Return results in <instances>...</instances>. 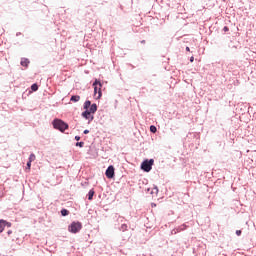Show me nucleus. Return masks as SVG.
Listing matches in <instances>:
<instances>
[{
    "mask_svg": "<svg viewBox=\"0 0 256 256\" xmlns=\"http://www.w3.org/2000/svg\"><path fill=\"white\" fill-rule=\"evenodd\" d=\"M53 129H56V131H60V133H65L67 129H69V124L62 119L55 118L52 121Z\"/></svg>",
    "mask_w": 256,
    "mask_h": 256,
    "instance_id": "f257e3e1",
    "label": "nucleus"
},
{
    "mask_svg": "<svg viewBox=\"0 0 256 256\" xmlns=\"http://www.w3.org/2000/svg\"><path fill=\"white\" fill-rule=\"evenodd\" d=\"M75 147H80V149H82V147H85V142L83 141L76 142Z\"/></svg>",
    "mask_w": 256,
    "mask_h": 256,
    "instance_id": "f3484780",
    "label": "nucleus"
},
{
    "mask_svg": "<svg viewBox=\"0 0 256 256\" xmlns=\"http://www.w3.org/2000/svg\"><path fill=\"white\" fill-rule=\"evenodd\" d=\"M0 197H3V190L0 187Z\"/></svg>",
    "mask_w": 256,
    "mask_h": 256,
    "instance_id": "cd10ccee",
    "label": "nucleus"
},
{
    "mask_svg": "<svg viewBox=\"0 0 256 256\" xmlns=\"http://www.w3.org/2000/svg\"><path fill=\"white\" fill-rule=\"evenodd\" d=\"M74 139L75 141H81V136H75Z\"/></svg>",
    "mask_w": 256,
    "mask_h": 256,
    "instance_id": "393cba45",
    "label": "nucleus"
},
{
    "mask_svg": "<svg viewBox=\"0 0 256 256\" xmlns=\"http://www.w3.org/2000/svg\"><path fill=\"white\" fill-rule=\"evenodd\" d=\"M31 63V61H29L28 58H22L21 59V62H20V65L22 67H29V64Z\"/></svg>",
    "mask_w": 256,
    "mask_h": 256,
    "instance_id": "9d476101",
    "label": "nucleus"
},
{
    "mask_svg": "<svg viewBox=\"0 0 256 256\" xmlns=\"http://www.w3.org/2000/svg\"><path fill=\"white\" fill-rule=\"evenodd\" d=\"M152 207H155V204H152Z\"/></svg>",
    "mask_w": 256,
    "mask_h": 256,
    "instance_id": "72a5a7b5",
    "label": "nucleus"
},
{
    "mask_svg": "<svg viewBox=\"0 0 256 256\" xmlns=\"http://www.w3.org/2000/svg\"><path fill=\"white\" fill-rule=\"evenodd\" d=\"M83 134H84V135H89V130H88V129L84 130V131H83Z\"/></svg>",
    "mask_w": 256,
    "mask_h": 256,
    "instance_id": "a878e982",
    "label": "nucleus"
},
{
    "mask_svg": "<svg viewBox=\"0 0 256 256\" xmlns=\"http://www.w3.org/2000/svg\"><path fill=\"white\" fill-rule=\"evenodd\" d=\"M185 229H187V225L183 224L181 226H179L178 228L172 230V235H177V233H181V231H185Z\"/></svg>",
    "mask_w": 256,
    "mask_h": 256,
    "instance_id": "0eeeda50",
    "label": "nucleus"
},
{
    "mask_svg": "<svg viewBox=\"0 0 256 256\" xmlns=\"http://www.w3.org/2000/svg\"><path fill=\"white\" fill-rule=\"evenodd\" d=\"M152 207H155V204H152Z\"/></svg>",
    "mask_w": 256,
    "mask_h": 256,
    "instance_id": "473e14b6",
    "label": "nucleus"
},
{
    "mask_svg": "<svg viewBox=\"0 0 256 256\" xmlns=\"http://www.w3.org/2000/svg\"><path fill=\"white\" fill-rule=\"evenodd\" d=\"M120 231H127V224H122L121 227H120Z\"/></svg>",
    "mask_w": 256,
    "mask_h": 256,
    "instance_id": "aec40b11",
    "label": "nucleus"
},
{
    "mask_svg": "<svg viewBox=\"0 0 256 256\" xmlns=\"http://www.w3.org/2000/svg\"><path fill=\"white\" fill-rule=\"evenodd\" d=\"M103 87V83H101V80H99V79H95V81L93 82V84H92V87Z\"/></svg>",
    "mask_w": 256,
    "mask_h": 256,
    "instance_id": "ddd939ff",
    "label": "nucleus"
},
{
    "mask_svg": "<svg viewBox=\"0 0 256 256\" xmlns=\"http://www.w3.org/2000/svg\"><path fill=\"white\" fill-rule=\"evenodd\" d=\"M193 61H195V57H190V63H193Z\"/></svg>",
    "mask_w": 256,
    "mask_h": 256,
    "instance_id": "bb28decb",
    "label": "nucleus"
},
{
    "mask_svg": "<svg viewBox=\"0 0 256 256\" xmlns=\"http://www.w3.org/2000/svg\"><path fill=\"white\" fill-rule=\"evenodd\" d=\"M94 196H95V190L94 189H90L88 194H87L88 201H93V197Z\"/></svg>",
    "mask_w": 256,
    "mask_h": 256,
    "instance_id": "9b49d317",
    "label": "nucleus"
},
{
    "mask_svg": "<svg viewBox=\"0 0 256 256\" xmlns=\"http://www.w3.org/2000/svg\"><path fill=\"white\" fill-rule=\"evenodd\" d=\"M149 192L151 193V188L146 189V193H149Z\"/></svg>",
    "mask_w": 256,
    "mask_h": 256,
    "instance_id": "c756f323",
    "label": "nucleus"
},
{
    "mask_svg": "<svg viewBox=\"0 0 256 256\" xmlns=\"http://www.w3.org/2000/svg\"><path fill=\"white\" fill-rule=\"evenodd\" d=\"M81 229H83V223H81L80 221H73L68 226L69 233H73L74 235H76V233H79Z\"/></svg>",
    "mask_w": 256,
    "mask_h": 256,
    "instance_id": "20e7f679",
    "label": "nucleus"
},
{
    "mask_svg": "<svg viewBox=\"0 0 256 256\" xmlns=\"http://www.w3.org/2000/svg\"><path fill=\"white\" fill-rule=\"evenodd\" d=\"M223 31H224V33H227V31H229V28L227 26H224Z\"/></svg>",
    "mask_w": 256,
    "mask_h": 256,
    "instance_id": "b1692460",
    "label": "nucleus"
},
{
    "mask_svg": "<svg viewBox=\"0 0 256 256\" xmlns=\"http://www.w3.org/2000/svg\"><path fill=\"white\" fill-rule=\"evenodd\" d=\"M150 132H151V133H157V126L151 125V126H150Z\"/></svg>",
    "mask_w": 256,
    "mask_h": 256,
    "instance_id": "a211bd4d",
    "label": "nucleus"
},
{
    "mask_svg": "<svg viewBox=\"0 0 256 256\" xmlns=\"http://www.w3.org/2000/svg\"><path fill=\"white\" fill-rule=\"evenodd\" d=\"M80 100H81V96L79 95H72L70 98V101H72L73 103H79Z\"/></svg>",
    "mask_w": 256,
    "mask_h": 256,
    "instance_id": "f8f14e48",
    "label": "nucleus"
},
{
    "mask_svg": "<svg viewBox=\"0 0 256 256\" xmlns=\"http://www.w3.org/2000/svg\"><path fill=\"white\" fill-rule=\"evenodd\" d=\"M153 165H155V160L153 158L145 159L141 163L140 169L144 171V173H150L151 169H153Z\"/></svg>",
    "mask_w": 256,
    "mask_h": 256,
    "instance_id": "7ed1b4c3",
    "label": "nucleus"
},
{
    "mask_svg": "<svg viewBox=\"0 0 256 256\" xmlns=\"http://www.w3.org/2000/svg\"><path fill=\"white\" fill-rule=\"evenodd\" d=\"M35 159H36L35 154L31 153V154L29 155L28 161H30V162L33 163V161H35Z\"/></svg>",
    "mask_w": 256,
    "mask_h": 256,
    "instance_id": "6ab92c4d",
    "label": "nucleus"
},
{
    "mask_svg": "<svg viewBox=\"0 0 256 256\" xmlns=\"http://www.w3.org/2000/svg\"><path fill=\"white\" fill-rule=\"evenodd\" d=\"M20 35H22L21 32H17V33H16V37H19Z\"/></svg>",
    "mask_w": 256,
    "mask_h": 256,
    "instance_id": "c85d7f7f",
    "label": "nucleus"
},
{
    "mask_svg": "<svg viewBox=\"0 0 256 256\" xmlns=\"http://www.w3.org/2000/svg\"><path fill=\"white\" fill-rule=\"evenodd\" d=\"M105 176L107 179H114L115 178V166L109 165L105 171Z\"/></svg>",
    "mask_w": 256,
    "mask_h": 256,
    "instance_id": "39448f33",
    "label": "nucleus"
},
{
    "mask_svg": "<svg viewBox=\"0 0 256 256\" xmlns=\"http://www.w3.org/2000/svg\"><path fill=\"white\" fill-rule=\"evenodd\" d=\"M97 104L96 103H93V104H90L89 108H88V111L92 114V115H95V113H97Z\"/></svg>",
    "mask_w": 256,
    "mask_h": 256,
    "instance_id": "1a4fd4ad",
    "label": "nucleus"
},
{
    "mask_svg": "<svg viewBox=\"0 0 256 256\" xmlns=\"http://www.w3.org/2000/svg\"><path fill=\"white\" fill-rule=\"evenodd\" d=\"M186 51H191V48H189V46L186 47Z\"/></svg>",
    "mask_w": 256,
    "mask_h": 256,
    "instance_id": "2f4dec72",
    "label": "nucleus"
},
{
    "mask_svg": "<svg viewBox=\"0 0 256 256\" xmlns=\"http://www.w3.org/2000/svg\"><path fill=\"white\" fill-rule=\"evenodd\" d=\"M31 161H27V163H26V169H28V170H30L31 169Z\"/></svg>",
    "mask_w": 256,
    "mask_h": 256,
    "instance_id": "412c9836",
    "label": "nucleus"
},
{
    "mask_svg": "<svg viewBox=\"0 0 256 256\" xmlns=\"http://www.w3.org/2000/svg\"><path fill=\"white\" fill-rule=\"evenodd\" d=\"M89 107H91V101L86 100L83 105V109L85 111H83L81 115H82L83 119H86L89 123H91V121H93V119H95V117L90 113Z\"/></svg>",
    "mask_w": 256,
    "mask_h": 256,
    "instance_id": "f03ea898",
    "label": "nucleus"
},
{
    "mask_svg": "<svg viewBox=\"0 0 256 256\" xmlns=\"http://www.w3.org/2000/svg\"><path fill=\"white\" fill-rule=\"evenodd\" d=\"M13 224L5 219H0V233H3L5 231V228L10 229Z\"/></svg>",
    "mask_w": 256,
    "mask_h": 256,
    "instance_id": "423d86ee",
    "label": "nucleus"
},
{
    "mask_svg": "<svg viewBox=\"0 0 256 256\" xmlns=\"http://www.w3.org/2000/svg\"><path fill=\"white\" fill-rule=\"evenodd\" d=\"M142 45H145L146 41L145 40H141L140 42Z\"/></svg>",
    "mask_w": 256,
    "mask_h": 256,
    "instance_id": "7c9ffc66",
    "label": "nucleus"
},
{
    "mask_svg": "<svg viewBox=\"0 0 256 256\" xmlns=\"http://www.w3.org/2000/svg\"><path fill=\"white\" fill-rule=\"evenodd\" d=\"M62 217H67V215H69V210L66 209V208H62L61 211H60Z\"/></svg>",
    "mask_w": 256,
    "mask_h": 256,
    "instance_id": "2eb2a0df",
    "label": "nucleus"
},
{
    "mask_svg": "<svg viewBox=\"0 0 256 256\" xmlns=\"http://www.w3.org/2000/svg\"><path fill=\"white\" fill-rule=\"evenodd\" d=\"M7 235H8V237L11 236V235H13V230H8V231H7Z\"/></svg>",
    "mask_w": 256,
    "mask_h": 256,
    "instance_id": "5701e85b",
    "label": "nucleus"
},
{
    "mask_svg": "<svg viewBox=\"0 0 256 256\" xmlns=\"http://www.w3.org/2000/svg\"><path fill=\"white\" fill-rule=\"evenodd\" d=\"M93 88H94V95H97V93H98L97 99H101V97L103 96V92L101 91L100 86L99 87L93 86Z\"/></svg>",
    "mask_w": 256,
    "mask_h": 256,
    "instance_id": "6e6552de",
    "label": "nucleus"
},
{
    "mask_svg": "<svg viewBox=\"0 0 256 256\" xmlns=\"http://www.w3.org/2000/svg\"><path fill=\"white\" fill-rule=\"evenodd\" d=\"M159 193V188L154 186L153 189L150 191V195H157Z\"/></svg>",
    "mask_w": 256,
    "mask_h": 256,
    "instance_id": "dca6fc26",
    "label": "nucleus"
},
{
    "mask_svg": "<svg viewBox=\"0 0 256 256\" xmlns=\"http://www.w3.org/2000/svg\"><path fill=\"white\" fill-rule=\"evenodd\" d=\"M32 93H35L36 91H39V84L33 83L30 87Z\"/></svg>",
    "mask_w": 256,
    "mask_h": 256,
    "instance_id": "4468645a",
    "label": "nucleus"
},
{
    "mask_svg": "<svg viewBox=\"0 0 256 256\" xmlns=\"http://www.w3.org/2000/svg\"><path fill=\"white\" fill-rule=\"evenodd\" d=\"M242 233H243V231H241V230H236V235H237V237H241Z\"/></svg>",
    "mask_w": 256,
    "mask_h": 256,
    "instance_id": "4be33fe9",
    "label": "nucleus"
}]
</instances>
